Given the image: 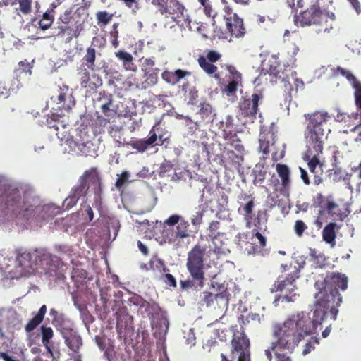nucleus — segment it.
<instances>
[{
    "label": "nucleus",
    "instance_id": "nucleus-26",
    "mask_svg": "<svg viewBox=\"0 0 361 361\" xmlns=\"http://www.w3.org/2000/svg\"><path fill=\"white\" fill-rule=\"evenodd\" d=\"M47 308L45 305L41 306L37 313L35 314L34 317L25 326V330L26 332L30 333L32 331L42 322L47 313Z\"/></svg>",
    "mask_w": 361,
    "mask_h": 361
},
{
    "label": "nucleus",
    "instance_id": "nucleus-55",
    "mask_svg": "<svg viewBox=\"0 0 361 361\" xmlns=\"http://www.w3.org/2000/svg\"><path fill=\"white\" fill-rule=\"evenodd\" d=\"M204 57L207 59V61L214 63L221 59V54L214 50H208Z\"/></svg>",
    "mask_w": 361,
    "mask_h": 361
},
{
    "label": "nucleus",
    "instance_id": "nucleus-28",
    "mask_svg": "<svg viewBox=\"0 0 361 361\" xmlns=\"http://www.w3.org/2000/svg\"><path fill=\"white\" fill-rule=\"evenodd\" d=\"M96 53L95 48L90 47L87 48L85 54L82 59L81 64L87 66L91 71H95Z\"/></svg>",
    "mask_w": 361,
    "mask_h": 361
},
{
    "label": "nucleus",
    "instance_id": "nucleus-15",
    "mask_svg": "<svg viewBox=\"0 0 361 361\" xmlns=\"http://www.w3.org/2000/svg\"><path fill=\"white\" fill-rule=\"evenodd\" d=\"M239 353L238 360L242 361L250 358V341L244 332H237L231 341V353Z\"/></svg>",
    "mask_w": 361,
    "mask_h": 361
},
{
    "label": "nucleus",
    "instance_id": "nucleus-23",
    "mask_svg": "<svg viewBox=\"0 0 361 361\" xmlns=\"http://www.w3.org/2000/svg\"><path fill=\"white\" fill-rule=\"evenodd\" d=\"M50 316L52 317V324L60 331L61 334L72 328V324L65 315L59 313L55 309L52 308L49 312Z\"/></svg>",
    "mask_w": 361,
    "mask_h": 361
},
{
    "label": "nucleus",
    "instance_id": "nucleus-43",
    "mask_svg": "<svg viewBox=\"0 0 361 361\" xmlns=\"http://www.w3.org/2000/svg\"><path fill=\"white\" fill-rule=\"evenodd\" d=\"M220 222L219 221H212L210 222L209 226L207 228L208 236L212 240H214L221 234L219 231Z\"/></svg>",
    "mask_w": 361,
    "mask_h": 361
},
{
    "label": "nucleus",
    "instance_id": "nucleus-16",
    "mask_svg": "<svg viewBox=\"0 0 361 361\" xmlns=\"http://www.w3.org/2000/svg\"><path fill=\"white\" fill-rule=\"evenodd\" d=\"M219 293L214 294L208 291H204L201 295V300L207 307H220L221 305H227L228 304V293L224 286L218 285Z\"/></svg>",
    "mask_w": 361,
    "mask_h": 361
},
{
    "label": "nucleus",
    "instance_id": "nucleus-1",
    "mask_svg": "<svg viewBox=\"0 0 361 361\" xmlns=\"http://www.w3.org/2000/svg\"><path fill=\"white\" fill-rule=\"evenodd\" d=\"M316 330V309L293 314L283 324H275L273 334L276 338L271 348L293 350L305 336L313 334Z\"/></svg>",
    "mask_w": 361,
    "mask_h": 361
},
{
    "label": "nucleus",
    "instance_id": "nucleus-12",
    "mask_svg": "<svg viewBox=\"0 0 361 361\" xmlns=\"http://www.w3.org/2000/svg\"><path fill=\"white\" fill-rule=\"evenodd\" d=\"M223 18L226 23V27L229 34L237 38L242 37L246 32L243 18L233 11L230 5H226L223 8Z\"/></svg>",
    "mask_w": 361,
    "mask_h": 361
},
{
    "label": "nucleus",
    "instance_id": "nucleus-61",
    "mask_svg": "<svg viewBox=\"0 0 361 361\" xmlns=\"http://www.w3.org/2000/svg\"><path fill=\"white\" fill-rule=\"evenodd\" d=\"M116 56L121 60L123 63L128 61L129 62L130 59H133V56L130 53L124 51H118L116 53Z\"/></svg>",
    "mask_w": 361,
    "mask_h": 361
},
{
    "label": "nucleus",
    "instance_id": "nucleus-48",
    "mask_svg": "<svg viewBox=\"0 0 361 361\" xmlns=\"http://www.w3.org/2000/svg\"><path fill=\"white\" fill-rule=\"evenodd\" d=\"M87 276V272L83 269L80 268H73L72 273H71V277L73 280H75L77 282H80L82 280L86 279Z\"/></svg>",
    "mask_w": 361,
    "mask_h": 361
},
{
    "label": "nucleus",
    "instance_id": "nucleus-45",
    "mask_svg": "<svg viewBox=\"0 0 361 361\" xmlns=\"http://www.w3.org/2000/svg\"><path fill=\"white\" fill-rule=\"evenodd\" d=\"M233 118L231 115H228L225 118V121L222 122L223 125V134L231 135V132L235 131Z\"/></svg>",
    "mask_w": 361,
    "mask_h": 361
},
{
    "label": "nucleus",
    "instance_id": "nucleus-8",
    "mask_svg": "<svg viewBox=\"0 0 361 361\" xmlns=\"http://www.w3.org/2000/svg\"><path fill=\"white\" fill-rule=\"evenodd\" d=\"M281 268L283 272L279 275L274 283L271 288V293L280 292L282 293L281 295L283 300L287 302H293L296 296L295 290L296 289L295 281L299 278L298 269H296L295 265L293 266V270L290 271L292 264L290 265L282 264Z\"/></svg>",
    "mask_w": 361,
    "mask_h": 361
},
{
    "label": "nucleus",
    "instance_id": "nucleus-58",
    "mask_svg": "<svg viewBox=\"0 0 361 361\" xmlns=\"http://www.w3.org/2000/svg\"><path fill=\"white\" fill-rule=\"evenodd\" d=\"M19 69L25 73H28L29 75L32 74V69L33 66L28 62L26 59L24 61H21L18 63Z\"/></svg>",
    "mask_w": 361,
    "mask_h": 361
},
{
    "label": "nucleus",
    "instance_id": "nucleus-25",
    "mask_svg": "<svg viewBox=\"0 0 361 361\" xmlns=\"http://www.w3.org/2000/svg\"><path fill=\"white\" fill-rule=\"evenodd\" d=\"M133 321V318L128 314L120 315L117 317L116 331L119 338H126V331L130 330V323Z\"/></svg>",
    "mask_w": 361,
    "mask_h": 361
},
{
    "label": "nucleus",
    "instance_id": "nucleus-22",
    "mask_svg": "<svg viewBox=\"0 0 361 361\" xmlns=\"http://www.w3.org/2000/svg\"><path fill=\"white\" fill-rule=\"evenodd\" d=\"M317 206L319 207V214L322 215L325 213L329 215L336 214V210L338 206L334 202L331 197H324L322 195H317Z\"/></svg>",
    "mask_w": 361,
    "mask_h": 361
},
{
    "label": "nucleus",
    "instance_id": "nucleus-64",
    "mask_svg": "<svg viewBox=\"0 0 361 361\" xmlns=\"http://www.w3.org/2000/svg\"><path fill=\"white\" fill-rule=\"evenodd\" d=\"M176 84L186 76H190L191 73L182 69H177L174 71Z\"/></svg>",
    "mask_w": 361,
    "mask_h": 361
},
{
    "label": "nucleus",
    "instance_id": "nucleus-51",
    "mask_svg": "<svg viewBox=\"0 0 361 361\" xmlns=\"http://www.w3.org/2000/svg\"><path fill=\"white\" fill-rule=\"evenodd\" d=\"M326 160L325 157H323V152L320 144H317V166L321 169L322 172L324 171V168L326 169Z\"/></svg>",
    "mask_w": 361,
    "mask_h": 361
},
{
    "label": "nucleus",
    "instance_id": "nucleus-21",
    "mask_svg": "<svg viewBox=\"0 0 361 361\" xmlns=\"http://www.w3.org/2000/svg\"><path fill=\"white\" fill-rule=\"evenodd\" d=\"M335 20L333 13L322 11L317 8V32H325L332 29Z\"/></svg>",
    "mask_w": 361,
    "mask_h": 361
},
{
    "label": "nucleus",
    "instance_id": "nucleus-52",
    "mask_svg": "<svg viewBox=\"0 0 361 361\" xmlns=\"http://www.w3.org/2000/svg\"><path fill=\"white\" fill-rule=\"evenodd\" d=\"M78 200L69 193L68 196L63 202V208L68 210L76 205Z\"/></svg>",
    "mask_w": 361,
    "mask_h": 361
},
{
    "label": "nucleus",
    "instance_id": "nucleus-62",
    "mask_svg": "<svg viewBox=\"0 0 361 361\" xmlns=\"http://www.w3.org/2000/svg\"><path fill=\"white\" fill-rule=\"evenodd\" d=\"M113 97L111 94H109L107 97V102L103 104L101 106L102 111L104 114L109 116V112L110 111V106L112 104Z\"/></svg>",
    "mask_w": 361,
    "mask_h": 361
},
{
    "label": "nucleus",
    "instance_id": "nucleus-31",
    "mask_svg": "<svg viewBox=\"0 0 361 361\" xmlns=\"http://www.w3.org/2000/svg\"><path fill=\"white\" fill-rule=\"evenodd\" d=\"M19 4V10L25 15H27L32 11V0H6V6H13Z\"/></svg>",
    "mask_w": 361,
    "mask_h": 361
},
{
    "label": "nucleus",
    "instance_id": "nucleus-2",
    "mask_svg": "<svg viewBox=\"0 0 361 361\" xmlns=\"http://www.w3.org/2000/svg\"><path fill=\"white\" fill-rule=\"evenodd\" d=\"M348 279L344 274L339 272L327 274L319 286V300H317V312L319 308L323 314L320 318L319 324L324 322L329 313L330 318L335 321L338 313V307L342 303V297L339 290L344 291L348 288ZM319 322L317 321V324Z\"/></svg>",
    "mask_w": 361,
    "mask_h": 361
},
{
    "label": "nucleus",
    "instance_id": "nucleus-27",
    "mask_svg": "<svg viewBox=\"0 0 361 361\" xmlns=\"http://www.w3.org/2000/svg\"><path fill=\"white\" fill-rule=\"evenodd\" d=\"M241 199L248 200L245 204L238 209L239 212L241 209L244 212L243 217L247 226L252 219V213L255 207L254 198L251 197L250 195H244Z\"/></svg>",
    "mask_w": 361,
    "mask_h": 361
},
{
    "label": "nucleus",
    "instance_id": "nucleus-56",
    "mask_svg": "<svg viewBox=\"0 0 361 361\" xmlns=\"http://www.w3.org/2000/svg\"><path fill=\"white\" fill-rule=\"evenodd\" d=\"M204 214L203 209H199L192 215L191 218V223L193 226H199L202 223V219Z\"/></svg>",
    "mask_w": 361,
    "mask_h": 361
},
{
    "label": "nucleus",
    "instance_id": "nucleus-59",
    "mask_svg": "<svg viewBox=\"0 0 361 361\" xmlns=\"http://www.w3.org/2000/svg\"><path fill=\"white\" fill-rule=\"evenodd\" d=\"M82 215L84 219L88 221L89 222H90L93 220L94 212L90 205L84 206Z\"/></svg>",
    "mask_w": 361,
    "mask_h": 361
},
{
    "label": "nucleus",
    "instance_id": "nucleus-40",
    "mask_svg": "<svg viewBox=\"0 0 361 361\" xmlns=\"http://www.w3.org/2000/svg\"><path fill=\"white\" fill-rule=\"evenodd\" d=\"M114 14L109 13L106 11H98L96 13L97 25L100 27L108 25L112 20Z\"/></svg>",
    "mask_w": 361,
    "mask_h": 361
},
{
    "label": "nucleus",
    "instance_id": "nucleus-46",
    "mask_svg": "<svg viewBox=\"0 0 361 361\" xmlns=\"http://www.w3.org/2000/svg\"><path fill=\"white\" fill-rule=\"evenodd\" d=\"M149 266L153 270H157L161 273H166L169 271V269L165 266L163 260L157 259L155 260H151Z\"/></svg>",
    "mask_w": 361,
    "mask_h": 361
},
{
    "label": "nucleus",
    "instance_id": "nucleus-54",
    "mask_svg": "<svg viewBox=\"0 0 361 361\" xmlns=\"http://www.w3.org/2000/svg\"><path fill=\"white\" fill-rule=\"evenodd\" d=\"M129 173L128 171L123 172L118 176L115 185L118 189H121L128 180Z\"/></svg>",
    "mask_w": 361,
    "mask_h": 361
},
{
    "label": "nucleus",
    "instance_id": "nucleus-5",
    "mask_svg": "<svg viewBox=\"0 0 361 361\" xmlns=\"http://www.w3.org/2000/svg\"><path fill=\"white\" fill-rule=\"evenodd\" d=\"M20 196L18 192L10 194L7 197L5 203L6 209L17 216L25 218L27 220L34 219L37 223H42L54 218L60 213L61 209L54 204L43 206L30 205L23 209L20 207Z\"/></svg>",
    "mask_w": 361,
    "mask_h": 361
},
{
    "label": "nucleus",
    "instance_id": "nucleus-37",
    "mask_svg": "<svg viewBox=\"0 0 361 361\" xmlns=\"http://www.w3.org/2000/svg\"><path fill=\"white\" fill-rule=\"evenodd\" d=\"M279 176L281 179L282 185L287 187L290 184V170L286 164H277L276 166Z\"/></svg>",
    "mask_w": 361,
    "mask_h": 361
},
{
    "label": "nucleus",
    "instance_id": "nucleus-11",
    "mask_svg": "<svg viewBox=\"0 0 361 361\" xmlns=\"http://www.w3.org/2000/svg\"><path fill=\"white\" fill-rule=\"evenodd\" d=\"M262 99V95L257 93L241 97L238 105L239 112L237 116L244 125L252 123L256 120L259 113V102Z\"/></svg>",
    "mask_w": 361,
    "mask_h": 361
},
{
    "label": "nucleus",
    "instance_id": "nucleus-14",
    "mask_svg": "<svg viewBox=\"0 0 361 361\" xmlns=\"http://www.w3.org/2000/svg\"><path fill=\"white\" fill-rule=\"evenodd\" d=\"M51 99L60 104V108L66 111L72 110L75 106V99L73 95V90L67 85H59L58 89Z\"/></svg>",
    "mask_w": 361,
    "mask_h": 361
},
{
    "label": "nucleus",
    "instance_id": "nucleus-4",
    "mask_svg": "<svg viewBox=\"0 0 361 361\" xmlns=\"http://www.w3.org/2000/svg\"><path fill=\"white\" fill-rule=\"evenodd\" d=\"M210 250L200 243L196 244L188 252L186 268L192 279L180 281L182 290H188L192 288H203L204 285V262L209 257Z\"/></svg>",
    "mask_w": 361,
    "mask_h": 361
},
{
    "label": "nucleus",
    "instance_id": "nucleus-7",
    "mask_svg": "<svg viewBox=\"0 0 361 361\" xmlns=\"http://www.w3.org/2000/svg\"><path fill=\"white\" fill-rule=\"evenodd\" d=\"M56 36L64 37L66 43L71 42L73 38H78L83 30L84 20L79 13V9L73 11L70 8L61 14L57 21Z\"/></svg>",
    "mask_w": 361,
    "mask_h": 361
},
{
    "label": "nucleus",
    "instance_id": "nucleus-19",
    "mask_svg": "<svg viewBox=\"0 0 361 361\" xmlns=\"http://www.w3.org/2000/svg\"><path fill=\"white\" fill-rule=\"evenodd\" d=\"M66 345L74 353H78L82 345V339L81 336L73 329V328L61 334Z\"/></svg>",
    "mask_w": 361,
    "mask_h": 361
},
{
    "label": "nucleus",
    "instance_id": "nucleus-42",
    "mask_svg": "<svg viewBox=\"0 0 361 361\" xmlns=\"http://www.w3.org/2000/svg\"><path fill=\"white\" fill-rule=\"evenodd\" d=\"M267 214L264 211H259L257 216L255 219V226L257 227L256 230L266 231L267 230Z\"/></svg>",
    "mask_w": 361,
    "mask_h": 361
},
{
    "label": "nucleus",
    "instance_id": "nucleus-50",
    "mask_svg": "<svg viewBox=\"0 0 361 361\" xmlns=\"http://www.w3.org/2000/svg\"><path fill=\"white\" fill-rule=\"evenodd\" d=\"M307 226L305 224V222L302 220H297L295 221L293 226V230L295 233V235L300 238L303 235L304 232L305 230H307Z\"/></svg>",
    "mask_w": 361,
    "mask_h": 361
},
{
    "label": "nucleus",
    "instance_id": "nucleus-24",
    "mask_svg": "<svg viewBox=\"0 0 361 361\" xmlns=\"http://www.w3.org/2000/svg\"><path fill=\"white\" fill-rule=\"evenodd\" d=\"M295 23L302 27L310 26L316 22V6L312 5L309 9L295 16Z\"/></svg>",
    "mask_w": 361,
    "mask_h": 361
},
{
    "label": "nucleus",
    "instance_id": "nucleus-9",
    "mask_svg": "<svg viewBox=\"0 0 361 361\" xmlns=\"http://www.w3.org/2000/svg\"><path fill=\"white\" fill-rule=\"evenodd\" d=\"M157 8L161 15L171 16L181 28L192 30L189 16L185 14V8L179 0H159Z\"/></svg>",
    "mask_w": 361,
    "mask_h": 361
},
{
    "label": "nucleus",
    "instance_id": "nucleus-53",
    "mask_svg": "<svg viewBox=\"0 0 361 361\" xmlns=\"http://www.w3.org/2000/svg\"><path fill=\"white\" fill-rule=\"evenodd\" d=\"M262 231L259 230H253V238H255L258 240L257 243H259V247L260 248L264 247L267 243V239ZM257 246H258L257 244Z\"/></svg>",
    "mask_w": 361,
    "mask_h": 361
},
{
    "label": "nucleus",
    "instance_id": "nucleus-34",
    "mask_svg": "<svg viewBox=\"0 0 361 361\" xmlns=\"http://www.w3.org/2000/svg\"><path fill=\"white\" fill-rule=\"evenodd\" d=\"M88 189V185L85 184L84 180L79 179L78 183L71 188L70 194L79 200L80 197H85L87 195Z\"/></svg>",
    "mask_w": 361,
    "mask_h": 361
},
{
    "label": "nucleus",
    "instance_id": "nucleus-39",
    "mask_svg": "<svg viewBox=\"0 0 361 361\" xmlns=\"http://www.w3.org/2000/svg\"><path fill=\"white\" fill-rule=\"evenodd\" d=\"M197 62L200 67L208 75H212L218 70L217 66L214 65L213 63L207 61L204 56H200L197 59Z\"/></svg>",
    "mask_w": 361,
    "mask_h": 361
},
{
    "label": "nucleus",
    "instance_id": "nucleus-30",
    "mask_svg": "<svg viewBox=\"0 0 361 361\" xmlns=\"http://www.w3.org/2000/svg\"><path fill=\"white\" fill-rule=\"evenodd\" d=\"M336 224L335 223H329L324 227L322 231L323 240L326 243L331 245V246H334L336 243Z\"/></svg>",
    "mask_w": 361,
    "mask_h": 361
},
{
    "label": "nucleus",
    "instance_id": "nucleus-6",
    "mask_svg": "<svg viewBox=\"0 0 361 361\" xmlns=\"http://www.w3.org/2000/svg\"><path fill=\"white\" fill-rule=\"evenodd\" d=\"M66 144L71 151L79 156H97L99 142L97 135L90 127H82L77 129L75 137L66 140Z\"/></svg>",
    "mask_w": 361,
    "mask_h": 361
},
{
    "label": "nucleus",
    "instance_id": "nucleus-17",
    "mask_svg": "<svg viewBox=\"0 0 361 361\" xmlns=\"http://www.w3.org/2000/svg\"><path fill=\"white\" fill-rule=\"evenodd\" d=\"M282 83L283 96L286 103H290L293 98L297 97L298 90L304 88L303 81L298 78L293 79V84L286 79H283Z\"/></svg>",
    "mask_w": 361,
    "mask_h": 361
},
{
    "label": "nucleus",
    "instance_id": "nucleus-10",
    "mask_svg": "<svg viewBox=\"0 0 361 361\" xmlns=\"http://www.w3.org/2000/svg\"><path fill=\"white\" fill-rule=\"evenodd\" d=\"M306 117V130L305 139L307 150L303 154V159L307 161L309 169L314 172L316 169V114L305 115Z\"/></svg>",
    "mask_w": 361,
    "mask_h": 361
},
{
    "label": "nucleus",
    "instance_id": "nucleus-49",
    "mask_svg": "<svg viewBox=\"0 0 361 361\" xmlns=\"http://www.w3.org/2000/svg\"><path fill=\"white\" fill-rule=\"evenodd\" d=\"M355 90V99L357 106L361 110V82L357 80L352 85Z\"/></svg>",
    "mask_w": 361,
    "mask_h": 361
},
{
    "label": "nucleus",
    "instance_id": "nucleus-20",
    "mask_svg": "<svg viewBox=\"0 0 361 361\" xmlns=\"http://www.w3.org/2000/svg\"><path fill=\"white\" fill-rule=\"evenodd\" d=\"M226 69L229 73V82L225 87L224 91L228 94H233L236 92L238 85L241 84L242 75L232 65H228Z\"/></svg>",
    "mask_w": 361,
    "mask_h": 361
},
{
    "label": "nucleus",
    "instance_id": "nucleus-32",
    "mask_svg": "<svg viewBox=\"0 0 361 361\" xmlns=\"http://www.w3.org/2000/svg\"><path fill=\"white\" fill-rule=\"evenodd\" d=\"M223 137L227 141V144L233 147L236 151L242 152L244 150V147L235 131L231 132V135H229L228 134H223Z\"/></svg>",
    "mask_w": 361,
    "mask_h": 361
},
{
    "label": "nucleus",
    "instance_id": "nucleus-41",
    "mask_svg": "<svg viewBox=\"0 0 361 361\" xmlns=\"http://www.w3.org/2000/svg\"><path fill=\"white\" fill-rule=\"evenodd\" d=\"M173 164L169 161L165 159L161 164L159 169L158 175L160 178L169 177L170 175L169 173L173 169Z\"/></svg>",
    "mask_w": 361,
    "mask_h": 361
},
{
    "label": "nucleus",
    "instance_id": "nucleus-33",
    "mask_svg": "<svg viewBox=\"0 0 361 361\" xmlns=\"http://www.w3.org/2000/svg\"><path fill=\"white\" fill-rule=\"evenodd\" d=\"M90 68L87 66L80 64L76 69V74L79 78L80 85L83 88H86L90 82Z\"/></svg>",
    "mask_w": 361,
    "mask_h": 361
},
{
    "label": "nucleus",
    "instance_id": "nucleus-3",
    "mask_svg": "<svg viewBox=\"0 0 361 361\" xmlns=\"http://www.w3.org/2000/svg\"><path fill=\"white\" fill-rule=\"evenodd\" d=\"M16 266L27 273L41 270L46 275L54 276L59 279L64 278L62 272L65 264L63 261L44 248L33 251L18 250Z\"/></svg>",
    "mask_w": 361,
    "mask_h": 361
},
{
    "label": "nucleus",
    "instance_id": "nucleus-63",
    "mask_svg": "<svg viewBox=\"0 0 361 361\" xmlns=\"http://www.w3.org/2000/svg\"><path fill=\"white\" fill-rule=\"evenodd\" d=\"M183 220L181 216L178 214H173L170 216L166 221L165 224L168 226H175L178 225L180 221Z\"/></svg>",
    "mask_w": 361,
    "mask_h": 361
},
{
    "label": "nucleus",
    "instance_id": "nucleus-18",
    "mask_svg": "<svg viewBox=\"0 0 361 361\" xmlns=\"http://www.w3.org/2000/svg\"><path fill=\"white\" fill-rule=\"evenodd\" d=\"M80 180H84L87 185V183H90L93 186L95 195L100 196L102 191V182L96 168H91L86 171L80 178Z\"/></svg>",
    "mask_w": 361,
    "mask_h": 361
},
{
    "label": "nucleus",
    "instance_id": "nucleus-35",
    "mask_svg": "<svg viewBox=\"0 0 361 361\" xmlns=\"http://www.w3.org/2000/svg\"><path fill=\"white\" fill-rule=\"evenodd\" d=\"M54 20V8L49 9L43 13L42 17L39 19V27L43 30H48L53 24Z\"/></svg>",
    "mask_w": 361,
    "mask_h": 361
},
{
    "label": "nucleus",
    "instance_id": "nucleus-36",
    "mask_svg": "<svg viewBox=\"0 0 361 361\" xmlns=\"http://www.w3.org/2000/svg\"><path fill=\"white\" fill-rule=\"evenodd\" d=\"M198 114L200 115L202 119L207 122L212 121L214 116L212 106L207 102L200 103Z\"/></svg>",
    "mask_w": 361,
    "mask_h": 361
},
{
    "label": "nucleus",
    "instance_id": "nucleus-47",
    "mask_svg": "<svg viewBox=\"0 0 361 361\" xmlns=\"http://www.w3.org/2000/svg\"><path fill=\"white\" fill-rule=\"evenodd\" d=\"M203 7L204 13L209 18H212L213 20L217 16V12L215 8L213 7L212 4V1L209 0V1L205 2L201 5Z\"/></svg>",
    "mask_w": 361,
    "mask_h": 361
},
{
    "label": "nucleus",
    "instance_id": "nucleus-13",
    "mask_svg": "<svg viewBox=\"0 0 361 361\" xmlns=\"http://www.w3.org/2000/svg\"><path fill=\"white\" fill-rule=\"evenodd\" d=\"M159 130V126L154 125L149 130L147 137L132 140L129 145L133 149L140 153H143L154 146H161L164 144L163 136L157 134Z\"/></svg>",
    "mask_w": 361,
    "mask_h": 361
},
{
    "label": "nucleus",
    "instance_id": "nucleus-38",
    "mask_svg": "<svg viewBox=\"0 0 361 361\" xmlns=\"http://www.w3.org/2000/svg\"><path fill=\"white\" fill-rule=\"evenodd\" d=\"M189 224L185 220H181L174 230V237L176 239H183L190 236L188 231Z\"/></svg>",
    "mask_w": 361,
    "mask_h": 361
},
{
    "label": "nucleus",
    "instance_id": "nucleus-57",
    "mask_svg": "<svg viewBox=\"0 0 361 361\" xmlns=\"http://www.w3.org/2000/svg\"><path fill=\"white\" fill-rule=\"evenodd\" d=\"M161 77L167 83L171 85L176 84L174 72L164 71L161 74Z\"/></svg>",
    "mask_w": 361,
    "mask_h": 361
},
{
    "label": "nucleus",
    "instance_id": "nucleus-60",
    "mask_svg": "<svg viewBox=\"0 0 361 361\" xmlns=\"http://www.w3.org/2000/svg\"><path fill=\"white\" fill-rule=\"evenodd\" d=\"M199 97L198 91L195 87L190 89L188 92V103L192 105H195L197 102Z\"/></svg>",
    "mask_w": 361,
    "mask_h": 361
},
{
    "label": "nucleus",
    "instance_id": "nucleus-29",
    "mask_svg": "<svg viewBox=\"0 0 361 361\" xmlns=\"http://www.w3.org/2000/svg\"><path fill=\"white\" fill-rule=\"evenodd\" d=\"M40 329L42 334V342L47 350V352L53 356V351L50 347V343L54 336V331L51 327L44 325L41 326Z\"/></svg>",
    "mask_w": 361,
    "mask_h": 361
},
{
    "label": "nucleus",
    "instance_id": "nucleus-44",
    "mask_svg": "<svg viewBox=\"0 0 361 361\" xmlns=\"http://www.w3.org/2000/svg\"><path fill=\"white\" fill-rule=\"evenodd\" d=\"M334 71L336 75H341L342 76L345 77L350 82L351 85L357 80V78L350 71L341 67L338 66L335 70H334Z\"/></svg>",
    "mask_w": 361,
    "mask_h": 361
}]
</instances>
